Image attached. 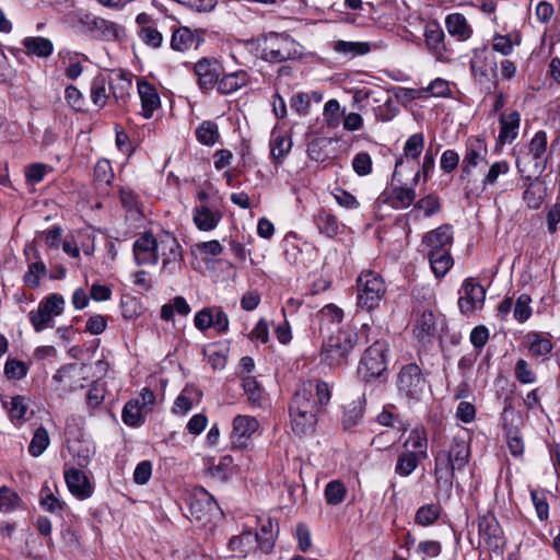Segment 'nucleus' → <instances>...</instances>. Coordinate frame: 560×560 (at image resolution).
I'll return each mask as SVG.
<instances>
[{
  "mask_svg": "<svg viewBox=\"0 0 560 560\" xmlns=\"http://www.w3.org/2000/svg\"><path fill=\"white\" fill-rule=\"evenodd\" d=\"M331 399V386L319 378L302 382L295 390L290 407L291 428L298 435L314 431L317 415Z\"/></svg>",
  "mask_w": 560,
  "mask_h": 560,
  "instance_id": "obj_1",
  "label": "nucleus"
},
{
  "mask_svg": "<svg viewBox=\"0 0 560 560\" xmlns=\"http://www.w3.org/2000/svg\"><path fill=\"white\" fill-rule=\"evenodd\" d=\"M470 458V446L464 436H454L450 445L434 456V476L439 487L450 490L456 471H462Z\"/></svg>",
  "mask_w": 560,
  "mask_h": 560,
  "instance_id": "obj_2",
  "label": "nucleus"
},
{
  "mask_svg": "<svg viewBox=\"0 0 560 560\" xmlns=\"http://www.w3.org/2000/svg\"><path fill=\"white\" fill-rule=\"evenodd\" d=\"M358 301L360 308L368 312L380 306L386 293L383 279L374 271H366L358 278Z\"/></svg>",
  "mask_w": 560,
  "mask_h": 560,
  "instance_id": "obj_3",
  "label": "nucleus"
},
{
  "mask_svg": "<svg viewBox=\"0 0 560 560\" xmlns=\"http://www.w3.org/2000/svg\"><path fill=\"white\" fill-rule=\"evenodd\" d=\"M66 301L61 294L51 293L45 296L36 310L28 313V319L36 332L55 326V317L62 314Z\"/></svg>",
  "mask_w": 560,
  "mask_h": 560,
  "instance_id": "obj_4",
  "label": "nucleus"
},
{
  "mask_svg": "<svg viewBox=\"0 0 560 560\" xmlns=\"http://www.w3.org/2000/svg\"><path fill=\"white\" fill-rule=\"evenodd\" d=\"M388 345L385 340H376L362 355L358 368L359 375L370 381L380 377L387 369Z\"/></svg>",
  "mask_w": 560,
  "mask_h": 560,
  "instance_id": "obj_5",
  "label": "nucleus"
},
{
  "mask_svg": "<svg viewBox=\"0 0 560 560\" xmlns=\"http://www.w3.org/2000/svg\"><path fill=\"white\" fill-rule=\"evenodd\" d=\"M301 55L299 44L287 34L269 33L265 38L262 58L269 62H282Z\"/></svg>",
  "mask_w": 560,
  "mask_h": 560,
  "instance_id": "obj_6",
  "label": "nucleus"
},
{
  "mask_svg": "<svg viewBox=\"0 0 560 560\" xmlns=\"http://www.w3.org/2000/svg\"><path fill=\"white\" fill-rule=\"evenodd\" d=\"M158 259L162 258V272L175 275L182 269L183 252L177 238L170 232L156 235Z\"/></svg>",
  "mask_w": 560,
  "mask_h": 560,
  "instance_id": "obj_7",
  "label": "nucleus"
},
{
  "mask_svg": "<svg viewBox=\"0 0 560 560\" xmlns=\"http://www.w3.org/2000/svg\"><path fill=\"white\" fill-rule=\"evenodd\" d=\"M487 155L488 147L483 139L474 138L468 140L459 177L462 182L466 183V186L476 182L475 170L480 165L487 164Z\"/></svg>",
  "mask_w": 560,
  "mask_h": 560,
  "instance_id": "obj_8",
  "label": "nucleus"
},
{
  "mask_svg": "<svg viewBox=\"0 0 560 560\" xmlns=\"http://www.w3.org/2000/svg\"><path fill=\"white\" fill-rule=\"evenodd\" d=\"M359 336H352L346 330L338 331L331 336L325 343L323 350V360L328 365H340L346 362L348 354L359 340Z\"/></svg>",
  "mask_w": 560,
  "mask_h": 560,
  "instance_id": "obj_9",
  "label": "nucleus"
},
{
  "mask_svg": "<svg viewBox=\"0 0 560 560\" xmlns=\"http://www.w3.org/2000/svg\"><path fill=\"white\" fill-rule=\"evenodd\" d=\"M79 22L96 39L116 42L125 37V28L121 25L104 18L84 13L80 16Z\"/></svg>",
  "mask_w": 560,
  "mask_h": 560,
  "instance_id": "obj_10",
  "label": "nucleus"
},
{
  "mask_svg": "<svg viewBox=\"0 0 560 560\" xmlns=\"http://www.w3.org/2000/svg\"><path fill=\"white\" fill-rule=\"evenodd\" d=\"M397 384L400 394L407 398L419 399L427 386V381L421 369L417 364L410 363L401 368Z\"/></svg>",
  "mask_w": 560,
  "mask_h": 560,
  "instance_id": "obj_11",
  "label": "nucleus"
},
{
  "mask_svg": "<svg viewBox=\"0 0 560 560\" xmlns=\"http://www.w3.org/2000/svg\"><path fill=\"white\" fill-rule=\"evenodd\" d=\"M188 504L191 516L198 521H209L220 512L214 498L203 488H197L192 491Z\"/></svg>",
  "mask_w": 560,
  "mask_h": 560,
  "instance_id": "obj_12",
  "label": "nucleus"
},
{
  "mask_svg": "<svg viewBox=\"0 0 560 560\" xmlns=\"http://www.w3.org/2000/svg\"><path fill=\"white\" fill-rule=\"evenodd\" d=\"M470 70L475 80L480 83H489L497 75V61L487 48L476 50L470 60Z\"/></svg>",
  "mask_w": 560,
  "mask_h": 560,
  "instance_id": "obj_13",
  "label": "nucleus"
},
{
  "mask_svg": "<svg viewBox=\"0 0 560 560\" xmlns=\"http://www.w3.org/2000/svg\"><path fill=\"white\" fill-rule=\"evenodd\" d=\"M423 36L428 51L439 61L446 60L447 48L442 26L435 21L428 22Z\"/></svg>",
  "mask_w": 560,
  "mask_h": 560,
  "instance_id": "obj_14",
  "label": "nucleus"
},
{
  "mask_svg": "<svg viewBox=\"0 0 560 560\" xmlns=\"http://www.w3.org/2000/svg\"><path fill=\"white\" fill-rule=\"evenodd\" d=\"M259 422L255 417L238 415L233 419L231 441L234 447L243 448L247 441L258 430Z\"/></svg>",
  "mask_w": 560,
  "mask_h": 560,
  "instance_id": "obj_15",
  "label": "nucleus"
},
{
  "mask_svg": "<svg viewBox=\"0 0 560 560\" xmlns=\"http://www.w3.org/2000/svg\"><path fill=\"white\" fill-rule=\"evenodd\" d=\"M156 249V236L150 232L142 233L135 242L132 246L133 258L137 265H156L158 254Z\"/></svg>",
  "mask_w": 560,
  "mask_h": 560,
  "instance_id": "obj_16",
  "label": "nucleus"
},
{
  "mask_svg": "<svg viewBox=\"0 0 560 560\" xmlns=\"http://www.w3.org/2000/svg\"><path fill=\"white\" fill-rule=\"evenodd\" d=\"M464 295L458 300V306L462 313L470 314L481 308L486 299L485 288L471 279L463 283Z\"/></svg>",
  "mask_w": 560,
  "mask_h": 560,
  "instance_id": "obj_17",
  "label": "nucleus"
},
{
  "mask_svg": "<svg viewBox=\"0 0 560 560\" xmlns=\"http://www.w3.org/2000/svg\"><path fill=\"white\" fill-rule=\"evenodd\" d=\"M453 243V230L448 224L441 225L427 234L422 238V245L427 255L433 252H450Z\"/></svg>",
  "mask_w": 560,
  "mask_h": 560,
  "instance_id": "obj_18",
  "label": "nucleus"
},
{
  "mask_svg": "<svg viewBox=\"0 0 560 560\" xmlns=\"http://www.w3.org/2000/svg\"><path fill=\"white\" fill-rule=\"evenodd\" d=\"M480 539L491 550H499L504 545L502 529L497 518L489 514L479 518L478 524Z\"/></svg>",
  "mask_w": 560,
  "mask_h": 560,
  "instance_id": "obj_19",
  "label": "nucleus"
},
{
  "mask_svg": "<svg viewBox=\"0 0 560 560\" xmlns=\"http://www.w3.org/2000/svg\"><path fill=\"white\" fill-rule=\"evenodd\" d=\"M63 476L69 491L75 498L85 500L93 494V486L82 470L75 467H66Z\"/></svg>",
  "mask_w": 560,
  "mask_h": 560,
  "instance_id": "obj_20",
  "label": "nucleus"
},
{
  "mask_svg": "<svg viewBox=\"0 0 560 560\" xmlns=\"http://www.w3.org/2000/svg\"><path fill=\"white\" fill-rule=\"evenodd\" d=\"M222 218L223 214L215 205H196L192 209V222L202 232H210L217 229Z\"/></svg>",
  "mask_w": 560,
  "mask_h": 560,
  "instance_id": "obj_21",
  "label": "nucleus"
},
{
  "mask_svg": "<svg viewBox=\"0 0 560 560\" xmlns=\"http://www.w3.org/2000/svg\"><path fill=\"white\" fill-rule=\"evenodd\" d=\"M548 137L544 130L537 131L528 143L527 155L534 161L535 168L542 173L547 166L549 155L547 154Z\"/></svg>",
  "mask_w": 560,
  "mask_h": 560,
  "instance_id": "obj_22",
  "label": "nucleus"
},
{
  "mask_svg": "<svg viewBox=\"0 0 560 560\" xmlns=\"http://www.w3.org/2000/svg\"><path fill=\"white\" fill-rule=\"evenodd\" d=\"M138 94L141 101V108L144 118H151L160 107V95L153 84L141 79L137 81Z\"/></svg>",
  "mask_w": 560,
  "mask_h": 560,
  "instance_id": "obj_23",
  "label": "nucleus"
},
{
  "mask_svg": "<svg viewBox=\"0 0 560 560\" xmlns=\"http://www.w3.org/2000/svg\"><path fill=\"white\" fill-rule=\"evenodd\" d=\"M524 342L533 358L545 360L553 349L550 335L545 332L529 331L525 335Z\"/></svg>",
  "mask_w": 560,
  "mask_h": 560,
  "instance_id": "obj_24",
  "label": "nucleus"
},
{
  "mask_svg": "<svg viewBox=\"0 0 560 560\" xmlns=\"http://www.w3.org/2000/svg\"><path fill=\"white\" fill-rule=\"evenodd\" d=\"M195 73L198 78L200 88L209 90L218 83L220 66L215 61L203 58L195 65Z\"/></svg>",
  "mask_w": 560,
  "mask_h": 560,
  "instance_id": "obj_25",
  "label": "nucleus"
},
{
  "mask_svg": "<svg viewBox=\"0 0 560 560\" xmlns=\"http://www.w3.org/2000/svg\"><path fill=\"white\" fill-rule=\"evenodd\" d=\"M499 122H500L499 140L502 143L513 142L518 136V130H520V125H521L520 112L516 109H513L509 113L501 114Z\"/></svg>",
  "mask_w": 560,
  "mask_h": 560,
  "instance_id": "obj_26",
  "label": "nucleus"
},
{
  "mask_svg": "<svg viewBox=\"0 0 560 560\" xmlns=\"http://www.w3.org/2000/svg\"><path fill=\"white\" fill-rule=\"evenodd\" d=\"M259 522L260 529L259 532L254 533L255 542L262 552L269 553L275 546V541L279 532L278 524H275L270 517L259 520Z\"/></svg>",
  "mask_w": 560,
  "mask_h": 560,
  "instance_id": "obj_27",
  "label": "nucleus"
},
{
  "mask_svg": "<svg viewBox=\"0 0 560 560\" xmlns=\"http://www.w3.org/2000/svg\"><path fill=\"white\" fill-rule=\"evenodd\" d=\"M52 383L55 384V390L58 392L59 396H65L75 390L78 388L75 381V366L68 364L60 368L52 376Z\"/></svg>",
  "mask_w": 560,
  "mask_h": 560,
  "instance_id": "obj_28",
  "label": "nucleus"
},
{
  "mask_svg": "<svg viewBox=\"0 0 560 560\" xmlns=\"http://www.w3.org/2000/svg\"><path fill=\"white\" fill-rule=\"evenodd\" d=\"M202 39L188 27H179L175 30L171 38V47L177 51H185L190 48H198Z\"/></svg>",
  "mask_w": 560,
  "mask_h": 560,
  "instance_id": "obj_29",
  "label": "nucleus"
},
{
  "mask_svg": "<svg viewBox=\"0 0 560 560\" xmlns=\"http://www.w3.org/2000/svg\"><path fill=\"white\" fill-rule=\"evenodd\" d=\"M445 26L451 36L460 42L469 39L472 35V28L466 18L460 13H451L445 19Z\"/></svg>",
  "mask_w": 560,
  "mask_h": 560,
  "instance_id": "obj_30",
  "label": "nucleus"
},
{
  "mask_svg": "<svg viewBox=\"0 0 560 560\" xmlns=\"http://www.w3.org/2000/svg\"><path fill=\"white\" fill-rule=\"evenodd\" d=\"M314 223L319 233L327 237H334L339 234L342 226L338 218L324 208L319 209L314 215Z\"/></svg>",
  "mask_w": 560,
  "mask_h": 560,
  "instance_id": "obj_31",
  "label": "nucleus"
},
{
  "mask_svg": "<svg viewBox=\"0 0 560 560\" xmlns=\"http://www.w3.org/2000/svg\"><path fill=\"white\" fill-rule=\"evenodd\" d=\"M72 454L74 464L81 468L86 467L95 455V446L90 441H73L67 445Z\"/></svg>",
  "mask_w": 560,
  "mask_h": 560,
  "instance_id": "obj_32",
  "label": "nucleus"
},
{
  "mask_svg": "<svg viewBox=\"0 0 560 560\" xmlns=\"http://www.w3.org/2000/svg\"><path fill=\"white\" fill-rule=\"evenodd\" d=\"M256 546L254 533L250 530L233 536L228 544L232 555L240 558H245Z\"/></svg>",
  "mask_w": 560,
  "mask_h": 560,
  "instance_id": "obj_33",
  "label": "nucleus"
},
{
  "mask_svg": "<svg viewBox=\"0 0 560 560\" xmlns=\"http://www.w3.org/2000/svg\"><path fill=\"white\" fill-rule=\"evenodd\" d=\"M247 82V72L244 70H238L224 74L221 79L218 80L217 85L219 93L231 94L245 86Z\"/></svg>",
  "mask_w": 560,
  "mask_h": 560,
  "instance_id": "obj_34",
  "label": "nucleus"
},
{
  "mask_svg": "<svg viewBox=\"0 0 560 560\" xmlns=\"http://www.w3.org/2000/svg\"><path fill=\"white\" fill-rule=\"evenodd\" d=\"M424 148V135L422 132H417L411 135L404 145V156L397 159L395 163V173L398 167H400L404 163V158L417 160L422 150Z\"/></svg>",
  "mask_w": 560,
  "mask_h": 560,
  "instance_id": "obj_35",
  "label": "nucleus"
},
{
  "mask_svg": "<svg viewBox=\"0 0 560 560\" xmlns=\"http://www.w3.org/2000/svg\"><path fill=\"white\" fill-rule=\"evenodd\" d=\"M108 84L117 104H126L132 89L131 79L121 73H117L109 80Z\"/></svg>",
  "mask_w": 560,
  "mask_h": 560,
  "instance_id": "obj_36",
  "label": "nucleus"
},
{
  "mask_svg": "<svg viewBox=\"0 0 560 560\" xmlns=\"http://www.w3.org/2000/svg\"><path fill=\"white\" fill-rule=\"evenodd\" d=\"M23 46L28 55L39 58H47L54 51L52 43L48 38L40 36L24 38Z\"/></svg>",
  "mask_w": 560,
  "mask_h": 560,
  "instance_id": "obj_37",
  "label": "nucleus"
},
{
  "mask_svg": "<svg viewBox=\"0 0 560 560\" xmlns=\"http://www.w3.org/2000/svg\"><path fill=\"white\" fill-rule=\"evenodd\" d=\"M364 402L365 400L360 397L347 405L342 419L345 430H351L361 422L364 415Z\"/></svg>",
  "mask_w": 560,
  "mask_h": 560,
  "instance_id": "obj_38",
  "label": "nucleus"
},
{
  "mask_svg": "<svg viewBox=\"0 0 560 560\" xmlns=\"http://www.w3.org/2000/svg\"><path fill=\"white\" fill-rule=\"evenodd\" d=\"M9 412L10 420L14 424H21L25 420L28 405L24 396H13L9 401H2Z\"/></svg>",
  "mask_w": 560,
  "mask_h": 560,
  "instance_id": "obj_39",
  "label": "nucleus"
},
{
  "mask_svg": "<svg viewBox=\"0 0 560 560\" xmlns=\"http://www.w3.org/2000/svg\"><path fill=\"white\" fill-rule=\"evenodd\" d=\"M430 261L431 269L436 278L444 277L452 268L454 260L450 252H433L427 255Z\"/></svg>",
  "mask_w": 560,
  "mask_h": 560,
  "instance_id": "obj_40",
  "label": "nucleus"
},
{
  "mask_svg": "<svg viewBox=\"0 0 560 560\" xmlns=\"http://www.w3.org/2000/svg\"><path fill=\"white\" fill-rule=\"evenodd\" d=\"M405 447H410L417 455H419L422 458L427 457V450H428V439H427V432L423 427H416L413 428L407 441L405 442Z\"/></svg>",
  "mask_w": 560,
  "mask_h": 560,
  "instance_id": "obj_41",
  "label": "nucleus"
},
{
  "mask_svg": "<svg viewBox=\"0 0 560 560\" xmlns=\"http://www.w3.org/2000/svg\"><path fill=\"white\" fill-rule=\"evenodd\" d=\"M140 399H131L122 408L121 419L128 427L137 428L144 422Z\"/></svg>",
  "mask_w": 560,
  "mask_h": 560,
  "instance_id": "obj_42",
  "label": "nucleus"
},
{
  "mask_svg": "<svg viewBox=\"0 0 560 560\" xmlns=\"http://www.w3.org/2000/svg\"><path fill=\"white\" fill-rule=\"evenodd\" d=\"M334 50L340 55L353 58L369 54L371 45L366 42L338 40L334 45Z\"/></svg>",
  "mask_w": 560,
  "mask_h": 560,
  "instance_id": "obj_43",
  "label": "nucleus"
},
{
  "mask_svg": "<svg viewBox=\"0 0 560 560\" xmlns=\"http://www.w3.org/2000/svg\"><path fill=\"white\" fill-rule=\"evenodd\" d=\"M197 140L203 145H214L220 139L218 125L211 120L202 121L195 131Z\"/></svg>",
  "mask_w": 560,
  "mask_h": 560,
  "instance_id": "obj_44",
  "label": "nucleus"
},
{
  "mask_svg": "<svg viewBox=\"0 0 560 560\" xmlns=\"http://www.w3.org/2000/svg\"><path fill=\"white\" fill-rule=\"evenodd\" d=\"M107 80L104 75L95 77L91 82L90 97L97 108H103L109 97L107 92Z\"/></svg>",
  "mask_w": 560,
  "mask_h": 560,
  "instance_id": "obj_45",
  "label": "nucleus"
},
{
  "mask_svg": "<svg viewBox=\"0 0 560 560\" xmlns=\"http://www.w3.org/2000/svg\"><path fill=\"white\" fill-rule=\"evenodd\" d=\"M292 147L291 137L287 133H272L270 140V154L273 160L281 162Z\"/></svg>",
  "mask_w": 560,
  "mask_h": 560,
  "instance_id": "obj_46",
  "label": "nucleus"
},
{
  "mask_svg": "<svg viewBox=\"0 0 560 560\" xmlns=\"http://www.w3.org/2000/svg\"><path fill=\"white\" fill-rule=\"evenodd\" d=\"M545 198V188L538 179L532 180L523 192V200L530 209H538Z\"/></svg>",
  "mask_w": 560,
  "mask_h": 560,
  "instance_id": "obj_47",
  "label": "nucleus"
},
{
  "mask_svg": "<svg viewBox=\"0 0 560 560\" xmlns=\"http://www.w3.org/2000/svg\"><path fill=\"white\" fill-rule=\"evenodd\" d=\"M243 388L252 406L261 407L264 405L265 393L256 378L252 376L243 377Z\"/></svg>",
  "mask_w": 560,
  "mask_h": 560,
  "instance_id": "obj_48",
  "label": "nucleus"
},
{
  "mask_svg": "<svg viewBox=\"0 0 560 560\" xmlns=\"http://www.w3.org/2000/svg\"><path fill=\"white\" fill-rule=\"evenodd\" d=\"M421 459L422 457H420L413 452L407 451L401 453L397 458L395 467L396 474L402 477L409 476L416 470Z\"/></svg>",
  "mask_w": 560,
  "mask_h": 560,
  "instance_id": "obj_49",
  "label": "nucleus"
},
{
  "mask_svg": "<svg viewBox=\"0 0 560 560\" xmlns=\"http://www.w3.org/2000/svg\"><path fill=\"white\" fill-rule=\"evenodd\" d=\"M510 172V165L506 161L500 160L490 164L487 173L481 179L482 190H486L488 187L494 186L498 182V178L501 175H505Z\"/></svg>",
  "mask_w": 560,
  "mask_h": 560,
  "instance_id": "obj_50",
  "label": "nucleus"
},
{
  "mask_svg": "<svg viewBox=\"0 0 560 560\" xmlns=\"http://www.w3.org/2000/svg\"><path fill=\"white\" fill-rule=\"evenodd\" d=\"M325 499L329 505L340 504L347 494V488L340 480H331L325 487Z\"/></svg>",
  "mask_w": 560,
  "mask_h": 560,
  "instance_id": "obj_51",
  "label": "nucleus"
},
{
  "mask_svg": "<svg viewBox=\"0 0 560 560\" xmlns=\"http://www.w3.org/2000/svg\"><path fill=\"white\" fill-rule=\"evenodd\" d=\"M50 443L49 434L44 427H39L35 430L34 435L28 445V452L32 456H40Z\"/></svg>",
  "mask_w": 560,
  "mask_h": 560,
  "instance_id": "obj_52",
  "label": "nucleus"
},
{
  "mask_svg": "<svg viewBox=\"0 0 560 560\" xmlns=\"http://www.w3.org/2000/svg\"><path fill=\"white\" fill-rule=\"evenodd\" d=\"M47 268L43 261H34L28 264L27 271L24 275V284L35 289L39 287L40 279L46 275Z\"/></svg>",
  "mask_w": 560,
  "mask_h": 560,
  "instance_id": "obj_53",
  "label": "nucleus"
},
{
  "mask_svg": "<svg viewBox=\"0 0 560 560\" xmlns=\"http://www.w3.org/2000/svg\"><path fill=\"white\" fill-rule=\"evenodd\" d=\"M441 209L440 199L435 195H428L418 200L410 214L416 212H423L424 217H432L438 213Z\"/></svg>",
  "mask_w": 560,
  "mask_h": 560,
  "instance_id": "obj_54",
  "label": "nucleus"
},
{
  "mask_svg": "<svg viewBox=\"0 0 560 560\" xmlns=\"http://www.w3.org/2000/svg\"><path fill=\"white\" fill-rule=\"evenodd\" d=\"M416 199V190L411 187H396L393 189L392 202L396 209L409 207Z\"/></svg>",
  "mask_w": 560,
  "mask_h": 560,
  "instance_id": "obj_55",
  "label": "nucleus"
},
{
  "mask_svg": "<svg viewBox=\"0 0 560 560\" xmlns=\"http://www.w3.org/2000/svg\"><path fill=\"white\" fill-rule=\"evenodd\" d=\"M331 195L338 206L348 211L358 210L360 208V201L357 197L341 187H335L331 190Z\"/></svg>",
  "mask_w": 560,
  "mask_h": 560,
  "instance_id": "obj_56",
  "label": "nucleus"
},
{
  "mask_svg": "<svg viewBox=\"0 0 560 560\" xmlns=\"http://www.w3.org/2000/svg\"><path fill=\"white\" fill-rule=\"evenodd\" d=\"M440 516V506L438 504H427L419 508L415 515V522L421 526L433 524Z\"/></svg>",
  "mask_w": 560,
  "mask_h": 560,
  "instance_id": "obj_57",
  "label": "nucleus"
},
{
  "mask_svg": "<svg viewBox=\"0 0 560 560\" xmlns=\"http://www.w3.org/2000/svg\"><path fill=\"white\" fill-rule=\"evenodd\" d=\"M203 354L213 370H222L226 364V353L217 345L205 348Z\"/></svg>",
  "mask_w": 560,
  "mask_h": 560,
  "instance_id": "obj_58",
  "label": "nucleus"
},
{
  "mask_svg": "<svg viewBox=\"0 0 560 560\" xmlns=\"http://www.w3.org/2000/svg\"><path fill=\"white\" fill-rule=\"evenodd\" d=\"M342 112L340 110V104L337 100L331 98L324 105V120L330 128H335L340 124V117Z\"/></svg>",
  "mask_w": 560,
  "mask_h": 560,
  "instance_id": "obj_59",
  "label": "nucleus"
},
{
  "mask_svg": "<svg viewBox=\"0 0 560 560\" xmlns=\"http://www.w3.org/2000/svg\"><path fill=\"white\" fill-rule=\"evenodd\" d=\"M328 140L325 138H315L307 144V156L316 162H323L327 158Z\"/></svg>",
  "mask_w": 560,
  "mask_h": 560,
  "instance_id": "obj_60",
  "label": "nucleus"
},
{
  "mask_svg": "<svg viewBox=\"0 0 560 560\" xmlns=\"http://www.w3.org/2000/svg\"><path fill=\"white\" fill-rule=\"evenodd\" d=\"M514 374L516 380L522 384H534L537 381L536 373L524 359L517 360L514 368Z\"/></svg>",
  "mask_w": 560,
  "mask_h": 560,
  "instance_id": "obj_61",
  "label": "nucleus"
},
{
  "mask_svg": "<svg viewBox=\"0 0 560 560\" xmlns=\"http://www.w3.org/2000/svg\"><path fill=\"white\" fill-rule=\"evenodd\" d=\"M39 502L43 509L51 513L62 511L66 505L65 502L55 497L48 487L42 489Z\"/></svg>",
  "mask_w": 560,
  "mask_h": 560,
  "instance_id": "obj_62",
  "label": "nucleus"
},
{
  "mask_svg": "<svg viewBox=\"0 0 560 560\" xmlns=\"http://www.w3.org/2000/svg\"><path fill=\"white\" fill-rule=\"evenodd\" d=\"M532 299L528 294H521L514 305V318L520 322H526L532 315Z\"/></svg>",
  "mask_w": 560,
  "mask_h": 560,
  "instance_id": "obj_63",
  "label": "nucleus"
},
{
  "mask_svg": "<svg viewBox=\"0 0 560 560\" xmlns=\"http://www.w3.org/2000/svg\"><path fill=\"white\" fill-rule=\"evenodd\" d=\"M506 443L510 450V453L517 457L521 456L524 452V440L521 435L518 429L509 428L506 430Z\"/></svg>",
  "mask_w": 560,
  "mask_h": 560,
  "instance_id": "obj_64",
  "label": "nucleus"
}]
</instances>
